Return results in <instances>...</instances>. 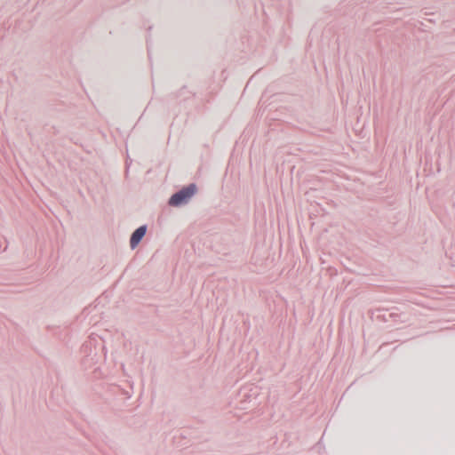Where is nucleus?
Segmentation results:
<instances>
[{"mask_svg":"<svg viewBox=\"0 0 455 455\" xmlns=\"http://www.w3.org/2000/svg\"><path fill=\"white\" fill-rule=\"evenodd\" d=\"M145 234H146V227H144V226L140 227L133 232V234L132 235L131 240H130V244L132 249H134L139 244V243L143 238Z\"/></svg>","mask_w":455,"mask_h":455,"instance_id":"2","label":"nucleus"},{"mask_svg":"<svg viewBox=\"0 0 455 455\" xmlns=\"http://www.w3.org/2000/svg\"><path fill=\"white\" fill-rule=\"evenodd\" d=\"M196 188L194 184L181 189L180 192L174 194L169 201V204L172 206H178L183 203H186L195 193Z\"/></svg>","mask_w":455,"mask_h":455,"instance_id":"1","label":"nucleus"}]
</instances>
